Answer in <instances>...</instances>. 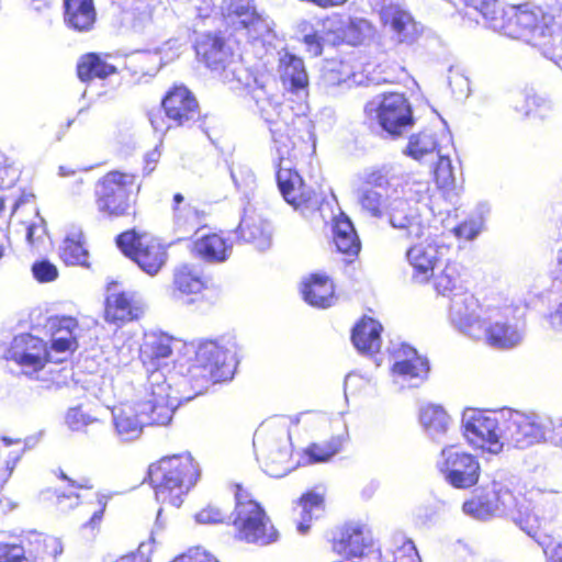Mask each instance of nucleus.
Returning <instances> with one entry per match:
<instances>
[{
    "mask_svg": "<svg viewBox=\"0 0 562 562\" xmlns=\"http://www.w3.org/2000/svg\"><path fill=\"white\" fill-rule=\"evenodd\" d=\"M544 553L548 557V562H562V542L557 541V533L554 543Z\"/></svg>",
    "mask_w": 562,
    "mask_h": 562,
    "instance_id": "nucleus-57",
    "label": "nucleus"
},
{
    "mask_svg": "<svg viewBox=\"0 0 562 562\" xmlns=\"http://www.w3.org/2000/svg\"><path fill=\"white\" fill-rule=\"evenodd\" d=\"M233 375L234 358L231 349L217 339L200 340L188 363V381L195 385H207L228 381Z\"/></svg>",
    "mask_w": 562,
    "mask_h": 562,
    "instance_id": "nucleus-8",
    "label": "nucleus"
},
{
    "mask_svg": "<svg viewBox=\"0 0 562 562\" xmlns=\"http://www.w3.org/2000/svg\"><path fill=\"white\" fill-rule=\"evenodd\" d=\"M405 359L393 363L391 371L404 379H425L429 372V364L425 357L417 353L415 349L408 348L405 351Z\"/></svg>",
    "mask_w": 562,
    "mask_h": 562,
    "instance_id": "nucleus-39",
    "label": "nucleus"
},
{
    "mask_svg": "<svg viewBox=\"0 0 562 562\" xmlns=\"http://www.w3.org/2000/svg\"><path fill=\"white\" fill-rule=\"evenodd\" d=\"M64 20L77 32H89L97 20L93 0H64Z\"/></svg>",
    "mask_w": 562,
    "mask_h": 562,
    "instance_id": "nucleus-34",
    "label": "nucleus"
},
{
    "mask_svg": "<svg viewBox=\"0 0 562 562\" xmlns=\"http://www.w3.org/2000/svg\"><path fill=\"white\" fill-rule=\"evenodd\" d=\"M347 432L342 431L338 435H333L329 438L319 440L321 445L324 447V449L328 452L330 458H333L335 454H337L344 447L345 442L347 441Z\"/></svg>",
    "mask_w": 562,
    "mask_h": 562,
    "instance_id": "nucleus-54",
    "label": "nucleus"
},
{
    "mask_svg": "<svg viewBox=\"0 0 562 562\" xmlns=\"http://www.w3.org/2000/svg\"><path fill=\"white\" fill-rule=\"evenodd\" d=\"M222 10L227 24L234 30L248 29L260 21L259 14L248 0H225Z\"/></svg>",
    "mask_w": 562,
    "mask_h": 562,
    "instance_id": "nucleus-37",
    "label": "nucleus"
},
{
    "mask_svg": "<svg viewBox=\"0 0 562 562\" xmlns=\"http://www.w3.org/2000/svg\"><path fill=\"white\" fill-rule=\"evenodd\" d=\"M301 294L308 305L316 308H328L337 301L333 278L322 272L311 273L303 280Z\"/></svg>",
    "mask_w": 562,
    "mask_h": 562,
    "instance_id": "nucleus-27",
    "label": "nucleus"
},
{
    "mask_svg": "<svg viewBox=\"0 0 562 562\" xmlns=\"http://www.w3.org/2000/svg\"><path fill=\"white\" fill-rule=\"evenodd\" d=\"M453 232H454V234H456V236L458 238H461V239H464V240H471L477 234V229L474 227L473 223L467 222V221L461 222L460 224H458L453 228Z\"/></svg>",
    "mask_w": 562,
    "mask_h": 562,
    "instance_id": "nucleus-55",
    "label": "nucleus"
},
{
    "mask_svg": "<svg viewBox=\"0 0 562 562\" xmlns=\"http://www.w3.org/2000/svg\"><path fill=\"white\" fill-rule=\"evenodd\" d=\"M144 414L138 402L132 405H123L114 415L116 432L124 440L137 438L143 428L148 425Z\"/></svg>",
    "mask_w": 562,
    "mask_h": 562,
    "instance_id": "nucleus-36",
    "label": "nucleus"
},
{
    "mask_svg": "<svg viewBox=\"0 0 562 562\" xmlns=\"http://www.w3.org/2000/svg\"><path fill=\"white\" fill-rule=\"evenodd\" d=\"M464 4L481 13L492 27L502 31L507 7L502 5L498 0H464Z\"/></svg>",
    "mask_w": 562,
    "mask_h": 562,
    "instance_id": "nucleus-42",
    "label": "nucleus"
},
{
    "mask_svg": "<svg viewBox=\"0 0 562 562\" xmlns=\"http://www.w3.org/2000/svg\"><path fill=\"white\" fill-rule=\"evenodd\" d=\"M95 422V418H91L89 415L85 414L80 407L70 408L65 417L66 425L74 431H79Z\"/></svg>",
    "mask_w": 562,
    "mask_h": 562,
    "instance_id": "nucleus-51",
    "label": "nucleus"
},
{
    "mask_svg": "<svg viewBox=\"0 0 562 562\" xmlns=\"http://www.w3.org/2000/svg\"><path fill=\"white\" fill-rule=\"evenodd\" d=\"M419 422L430 434H441L447 430L450 417L440 405L428 404L419 412Z\"/></svg>",
    "mask_w": 562,
    "mask_h": 562,
    "instance_id": "nucleus-44",
    "label": "nucleus"
},
{
    "mask_svg": "<svg viewBox=\"0 0 562 562\" xmlns=\"http://www.w3.org/2000/svg\"><path fill=\"white\" fill-rule=\"evenodd\" d=\"M143 183L136 172L110 169L93 183L92 201L103 220L135 218Z\"/></svg>",
    "mask_w": 562,
    "mask_h": 562,
    "instance_id": "nucleus-4",
    "label": "nucleus"
},
{
    "mask_svg": "<svg viewBox=\"0 0 562 562\" xmlns=\"http://www.w3.org/2000/svg\"><path fill=\"white\" fill-rule=\"evenodd\" d=\"M38 231L44 232V226L42 224L31 223L26 226V240L30 245H34L38 239V236H36Z\"/></svg>",
    "mask_w": 562,
    "mask_h": 562,
    "instance_id": "nucleus-60",
    "label": "nucleus"
},
{
    "mask_svg": "<svg viewBox=\"0 0 562 562\" xmlns=\"http://www.w3.org/2000/svg\"><path fill=\"white\" fill-rule=\"evenodd\" d=\"M296 503L302 508L301 520L296 528L301 533H306L310 530L311 520L324 510V495L307 491L299 497Z\"/></svg>",
    "mask_w": 562,
    "mask_h": 562,
    "instance_id": "nucleus-40",
    "label": "nucleus"
},
{
    "mask_svg": "<svg viewBox=\"0 0 562 562\" xmlns=\"http://www.w3.org/2000/svg\"><path fill=\"white\" fill-rule=\"evenodd\" d=\"M49 345L42 338L24 334L10 344L4 358L20 366L26 373H36L50 362Z\"/></svg>",
    "mask_w": 562,
    "mask_h": 562,
    "instance_id": "nucleus-21",
    "label": "nucleus"
},
{
    "mask_svg": "<svg viewBox=\"0 0 562 562\" xmlns=\"http://www.w3.org/2000/svg\"><path fill=\"white\" fill-rule=\"evenodd\" d=\"M302 32L301 41L311 57L321 56L325 46H358L366 38V34L357 23H342L329 16L319 19L314 24L304 23Z\"/></svg>",
    "mask_w": 562,
    "mask_h": 562,
    "instance_id": "nucleus-9",
    "label": "nucleus"
},
{
    "mask_svg": "<svg viewBox=\"0 0 562 562\" xmlns=\"http://www.w3.org/2000/svg\"><path fill=\"white\" fill-rule=\"evenodd\" d=\"M382 325L370 316H362L353 326L351 341L363 353H374L381 347Z\"/></svg>",
    "mask_w": 562,
    "mask_h": 562,
    "instance_id": "nucleus-35",
    "label": "nucleus"
},
{
    "mask_svg": "<svg viewBox=\"0 0 562 562\" xmlns=\"http://www.w3.org/2000/svg\"><path fill=\"white\" fill-rule=\"evenodd\" d=\"M75 172H76L75 169H72L70 167H66V166H60L59 167V175L63 176V177L74 176Z\"/></svg>",
    "mask_w": 562,
    "mask_h": 562,
    "instance_id": "nucleus-63",
    "label": "nucleus"
},
{
    "mask_svg": "<svg viewBox=\"0 0 562 562\" xmlns=\"http://www.w3.org/2000/svg\"><path fill=\"white\" fill-rule=\"evenodd\" d=\"M159 157L160 154L157 149H154L146 155L144 169L146 170L147 173H150L155 170Z\"/></svg>",
    "mask_w": 562,
    "mask_h": 562,
    "instance_id": "nucleus-58",
    "label": "nucleus"
},
{
    "mask_svg": "<svg viewBox=\"0 0 562 562\" xmlns=\"http://www.w3.org/2000/svg\"><path fill=\"white\" fill-rule=\"evenodd\" d=\"M109 54L89 52L82 54L76 65V75L83 83L99 79L105 80L119 72L116 66L109 63Z\"/></svg>",
    "mask_w": 562,
    "mask_h": 562,
    "instance_id": "nucleus-29",
    "label": "nucleus"
},
{
    "mask_svg": "<svg viewBox=\"0 0 562 562\" xmlns=\"http://www.w3.org/2000/svg\"><path fill=\"white\" fill-rule=\"evenodd\" d=\"M405 153L415 160H422L428 155L438 154L439 145L434 135L427 132H419L409 137Z\"/></svg>",
    "mask_w": 562,
    "mask_h": 562,
    "instance_id": "nucleus-45",
    "label": "nucleus"
},
{
    "mask_svg": "<svg viewBox=\"0 0 562 562\" xmlns=\"http://www.w3.org/2000/svg\"><path fill=\"white\" fill-rule=\"evenodd\" d=\"M59 258L67 266L89 267V252L79 236H67L63 240Z\"/></svg>",
    "mask_w": 562,
    "mask_h": 562,
    "instance_id": "nucleus-43",
    "label": "nucleus"
},
{
    "mask_svg": "<svg viewBox=\"0 0 562 562\" xmlns=\"http://www.w3.org/2000/svg\"><path fill=\"white\" fill-rule=\"evenodd\" d=\"M333 243L346 260L353 261L360 250L361 243L351 221L344 214L333 218Z\"/></svg>",
    "mask_w": 562,
    "mask_h": 562,
    "instance_id": "nucleus-32",
    "label": "nucleus"
},
{
    "mask_svg": "<svg viewBox=\"0 0 562 562\" xmlns=\"http://www.w3.org/2000/svg\"><path fill=\"white\" fill-rule=\"evenodd\" d=\"M235 232L239 241L250 244L258 250H265L271 245L270 225L257 214H245Z\"/></svg>",
    "mask_w": 562,
    "mask_h": 562,
    "instance_id": "nucleus-30",
    "label": "nucleus"
},
{
    "mask_svg": "<svg viewBox=\"0 0 562 562\" xmlns=\"http://www.w3.org/2000/svg\"><path fill=\"white\" fill-rule=\"evenodd\" d=\"M382 27L387 32L393 48H408L417 44L424 29L411 11L397 3L382 5L379 10Z\"/></svg>",
    "mask_w": 562,
    "mask_h": 562,
    "instance_id": "nucleus-13",
    "label": "nucleus"
},
{
    "mask_svg": "<svg viewBox=\"0 0 562 562\" xmlns=\"http://www.w3.org/2000/svg\"><path fill=\"white\" fill-rule=\"evenodd\" d=\"M172 224L176 232L192 233L203 226L206 212L191 203H184L183 194L177 192L171 202Z\"/></svg>",
    "mask_w": 562,
    "mask_h": 562,
    "instance_id": "nucleus-31",
    "label": "nucleus"
},
{
    "mask_svg": "<svg viewBox=\"0 0 562 562\" xmlns=\"http://www.w3.org/2000/svg\"><path fill=\"white\" fill-rule=\"evenodd\" d=\"M143 312L135 292L121 288L116 281L108 283L103 303V319L106 324L122 328L138 321Z\"/></svg>",
    "mask_w": 562,
    "mask_h": 562,
    "instance_id": "nucleus-16",
    "label": "nucleus"
},
{
    "mask_svg": "<svg viewBox=\"0 0 562 562\" xmlns=\"http://www.w3.org/2000/svg\"><path fill=\"white\" fill-rule=\"evenodd\" d=\"M171 562H218L214 557L199 549H191L179 554Z\"/></svg>",
    "mask_w": 562,
    "mask_h": 562,
    "instance_id": "nucleus-53",
    "label": "nucleus"
},
{
    "mask_svg": "<svg viewBox=\"0 0 562 562\" xmlns=\"http://www.w3.org/2000/svg\"><path fill=\"white\" fill-rule=\"evenodd\" d=\"M330 543L337 555L346 560L361 559L370 551L372 537L364 526L347 522L337 529Z\"/></svg>",
    "mask_w": 562,
    "mask_h": 562,
    "instance_id": "nucleus-23",
    "label": "nucleus"
},
{
    "mask_svg": "<svg viewBox=\"0 0 562 562\" xmlns=\"http://www.w3.org/2000/svg\"><path fill=\"white\" fill-rule=\"evenodd\" d=\"M561 5H536L530 2L507 5L502 32L513 38H526L533 46H544L557 33Z\"/></svg>",
    "mask_w": 562,
    "mask_h": 562,
    "instance_id": "nucleus-7",
    "label": "nucleus"
},
{
    "mask_svg": "<svg viewBox=\"0 0 562 562\" xmlns=\"http://www.w3.org/2000/svg\"><path fill=\"white\" fill-rule=\"evenodd\" d=\"M0 506L4 513L15 510L19 507V503L4 495H0Z\"/></svg>",
    "mask_w": 562,
    "mask_h": 562,
    "instance_id": "nucleus-61",
    "label": "nucleus"
},
{
    "mask_svg": "<svg viewBox=\"0 0 562 562\" xmlns=\"http://www.w3.org/2000/svg\"><path fill=\"white\" fill-rule=\"evenodd\" d=\"M50 336L49 348L55 352L74 353L78 347L79 322L70 315H53L47 318Z\"/></svg>",
    "mask_w": 562,
    "mask_h": 562,
    "instance_id": "nucleus-26",
    "label": "nucleus"
},
{
    "mask_svg": "<svg viewBox=\"0 0 562 562\" xmlns=\"http://www.w3.org/2000/svg\"><path fill=\"white\" fill-rule=\"evenodd\" d=\"M194 49L199 61L212 72L228 78L234 72V49L221 32H206L196 40Z\"/></svg>",
    "mask_w": 562,
    "mask_h": 562,
    "instance_id": "nucleus-20",
    "label": "nucleus"
},
{
    "mask_svg": "<svg viewBox=\"0 0 562 562\" xmlns=\"http://www.w3.org/2000/svg\"><path fill=\"white\" fill-rule=\"evenodd\" d=\"M57 477L67 482L69 487V492H56L57 503L63 504L70 501V506L81 504L85 513L90 515L86 526L90 528L98 527L103 518L109 496L99 491H92V484L88 477H69L61 470L58 471Z\"/></svg>",
    "mask_w": 562,
    "mask_h": 562,
    "instance_id": "nucleus-12",
    "label": "nucleus"
},
{
    "mask_svg": "<svg viewBox=\"0 0 562 562\" xmlns=\"http://www.w3.org/2000/svg\"><path fill=\"white\" fill-rule=\"evenodd\" d=\"M148 425H168L177 406V398L171 395V387L160 383L151 387L147 398L138 402Z\"/></svg>",
    "mask_w": 562,
    "mask_h": 562,
    "instance_id": "nucleus-25",
    "label": "nucleus"
},
{
    "mask_svg": "<svg viewBox=\"0 0 562 562\" xmlns=\"http://www.w3.org/2000/svg\"><path fill=\"white\" fill-rule=\"evenodd\" d=\"M160 110L168 128L192 130L204 123L195 94L184 83H173L162 94Z\"/></svg>",
    "mask_w": 562,
    "mask_h": 562,
    "instance_id": "nucleus-11",
    "label": "nucleus"
},
{
    "mask_svg": "<svg viewBox=\"0 0 562 562\" xmlns=\"http://www.w3.org/2000/svg\"><path fill=\"white\" fill-rule=\"evenodd\" d=\"M438 470L451 486L459 490L476 485L481 474L476 457L454 446L442 449Z\"/></svg>",
    "mask_w": 562,
    "mask_h": 562,
    "instance_id": "nucleus-14",
    "label": "nucleus"
},
{
    "mask_svg": "<svg viewBox=\"0 0 562 562\" xmlns=\"http://www.w3.org/2000/svg\"><path fill=\"white\" fill-rule=\"evenodd\" d=\"M463 435L475 449L486 450L491 453H498L503 449L497 419L482 412L474 413L468 418Z\"/></svg>",
    "mask_w": 562,
    "mask_h": 562,
    "instance_id": "nucleus-22",
    "label": "nucleus"
},
{
    "mask_svg": "<svg viewBox=\"0 0 562 562\" xmlns=\"http://www.w3.org/2000/svg\"><path fill=\"white\" fill-rule=\"evenodd\" d=\"M231 491L234 498L231 514L234 538L239 542L258 547L277 542L279 531L251 488L243 483H233Z\"/></svg>",
    "mask_w": 562,
    "mask_h": 562,
    "instance_id": "nucleus-5",
    "label": "nucleus"
},
{
    "mask_svg": "<svg viewBox=\"0 0 562 562\" xmlns=\"http://www.w3.org/2000/svg\"><path fill=\"white\" fill-rule=\"evenodd\" d=\"M233 241L227 233L220 231L205 234L193 241L192 250L207 262H223L228 259Z\"/></svg>",
    "mask_w": 562,
    "mask_h": 562,
    "instance_id": "nucleus-28",
    "label": "nucleus"
},
{
    "mask_svg": "<svg viewBox=\"0 0 562 562\" xmlns=\"http://www.w3.org/2000/svg\"><path fill=\"white\" fill-rule=\"evenodd\" d=\"M435 290L441 295H450L460 283V272L454 262L447 261L439 273L431 277Z\"/></svg>",
    "mask_w": 562,
    "mask_h": 562,
    "instance_id": "nucleus-46",
    "label": "nucleus"
},
{
    "mask_svg": "<svg viewBox=\"0 0 562 562\" xmlns=\"http://www.w3.org/2000/svg\"><path fill=\"white\" fill-rule=\"evenodd\" d=\"M274 149L278 154L277 183L283 199L295 210L307 211L318 204L316 191L307 186L292 161L314 149L310 121L289 110H279L267 117Z\"/></svg>",
    "mask_w": 562,
    "mask_h": 562,
    "instance_id": "nucleus-1",
    "label": "nucleus"
},
{
    "mask_svg": "<svg viewBox=\"0 0 562 562\" xmlns=\"http://www.w3.org/2000/svg\"><path fill=\"white\" fill-rule=\"evenodd\" d=\"M146 59L147 56H138L132 58L128 63V69H131L132 72L138 77L150 76L153 69L145 67Z\"/></svg>",
    "mask_w": 562,
    "mask_h": 562,
    "instance_id": "nucleus-56",
    "label": "nucleus"
},
{
    "mask_svg": "<svg viewBox=\"0 0 562 562\" xmlns=\"http://www.w3.org/2000/svg\"><path fill=\"white\" fill-rule=\"evenodd\" d=\"M59 553V542L41 535L19 542H0V562H53Z\"/></svg>",
    "mask_w": 562,
    "mask_h": 562,
    "instance_id": "nucleus-18",
    "label": "nucleus"
},
{
    "mask_svg": "<svg viewBox=\"0 0 562 562\" xmlns=\"http://www.w3.org/2000/svg\"><path fill=\"white\" fill-rule=\"evenodd\" d=\"M34 10L40 11L42 7L49 9L54 0H31Z\"/></svg>",
    "mask_w": 562,
    "mask_h": 562,
    "instance_id": "nucleus-62",
    "label": "nucleus"
},
{
    "mask_svg": "<svg viewBox=\"0 0 562 562\" xmlns=\"http://www.w3.org/2000/svg\"><path fill=\"white\" fill-rule=\"evenodd\" d=\"M280 77L283 83H288L292 91L305 89L308 86V76L302 58L285 53L279 63Z\"/></svg>",
    "mask_w": 562,
    "mask_h": 562,
    "instance_id": "nucleus-38",
    "label": "nucleus"
},
{
    "mask_svg": "<svg viewBox=\"0 0 562 562\" xmlns=\"http://www.w3.org/2000/svg\"><path fill=\"white\" fill-rule=\"evenodd\" d=\"M172 291L189 304L209 307L217 300L216 290L209 279L193 266L183 263L175 268L172 273Z\"/></svg>",
    "mask_w": 562,
    "mask_h": 562,
    "instance_id": "nucleus-19",
    "label": "nucleus"
},
{
    "mask_svg": "<svg viewBox=\"0 0 562 562\" xmlns=\"http://www.w3.org/2000/svg\"><path fill=\"white\" fill-rule=\"evenodd\" d=\"M322 80L328 88L357 82L352 65L348 61L336 59L326 63L322 70Z\"/></svg>",
    "mask_w": 562,
    "mask_h": 562,
    "instance_id": "nucleus-41",
    "label": "nucleus"
},
{
    "mask_svg": "<svg viewBox=\"0 0 562 562\" xmlns=\"http://www.w3.org/2000/svg\"><path fill=\"white\" fill-rule=\"evenodd\" d=\"M518 306L508 302L501 293L482 289L475 293L468 291L452 295L449 315L461 331L479 337L482 331V314H488V323L483 329L486 345L496 349H510L522 339L515 319Z\"/></svg>",
    "mask_w": 562,
    "mask_h": 562,
    "instance_id": "nucleus-2",
    "label": "nucleus"
},
{
    "mask_svg": "<svg viewBox=\"0 0 562 562\" xmlns=\"http://www.w3.org/2000/svg\"><path fill=\"white\" fill-rule=\"evenodd\" d=\"M390 223L405 231L407 238L417 239L406 251L414 277L427 282L445 260L447 248L437 240V227L424 222L408 201H398L390 213Z\"/></svg>",
    "mask_w": 562,
    "mask_h": 562,
    "instance_id": "nucleus-3",
    "label": "nucleus"
},
{
    "mask_svg": "<svg viewBox=\"0 0 562 562\" xmlns=\"http://www.w3.org/2000/svg\"><path fill=\"white\" fill-rule=\"evenodd\" d=\"M462 510L474 518H486L493 514V505L481 497H472L462 505Z\"/></svg>",
    "mask_w": 562,
    "mask_h": 562,
    "instance_id": "nucleus-49",
    "label": "nucleus"
},
{
    "mask_svg": "<svg viewBox=\"0 0 562 562\" xmlns=\"http://www.w3.org/2000/svg\"><path fill=\"white\" fill-rule=\"evenodd\" d=\"M364 112L376 113L380 126L391 135L398 136L414 124L412 106L403 93L390 92L382 95L375 106L373 102L364 105Z\"/></svg>",
    "mask_w": 562,
    "mask_h": 562,
    "instance_id": "nucleus-17",
    "label": "nucleus"
},
{
    "mask_svg": "<svg viewBox=\"0 0 562 562\" xmlns=\"http://www.w3.org/2000/svg\"><path fill=\"white\" fill-rule=\"evenodd\" d=\"M432 173L434 180L439 189H450L453 186L454 177L449 157L439 156Z\"/></svg>",
    "mask_w": 562,
    "mask_h": 562,
    "instance_id": "nucleus-47",
    "label": "nucleus"
},
{
    "mask_svg": "<svg viewBox=\"0 0 562 562\" xmlns=\"http://www.w3.org/2000/svg\"><path fill=\"white\" fill-rule=\"evenodd\" d=\"M411 562H416L417 552L414 547L408 548Z\"/></svg>",
    "mask_w": 562,
    "mask_h": 562,
    "instance_id": "nucleus-64",
    "label": "nucleus"
},
{
    "mask_svg": "<svg viewBox=\"0 0 562 562\" xmlns=\"http://www.w3.org/2000/svg\"><path fill=\"white\" fill-rule=\"evenodd\" d=\"M115 562H150V560L144 552L136 551L119 558Z\"/></svg>",
    "mask_w": 562,
    "mask_h": 562,
    "instance_id": "nucleus-59",
    "label": "nucleus"
},
{
    "mask_svg": "<svg viewBox=\"0 0 562 562\" xmlns=\"http://www.w3.org/2000/svg\"><path fill=\"white\" fill-rule=\"evenodd\" d=\"M199 477V464L189 452L164 456L151 462L147 470V481L157 501L176 507Z\"/></svg>",
    "mask_w": 562,
    "mask_h": 562,
    "instance_id": "nucleus-6",
    "label": "nucleus"
},
{
    "mask_svg": "<svg viewBox=\"0 0 562 562\" xmlns=\"http://www.w3.org/2000/svg\"><path fill=\"white\" fill-rule=\"evenodd\" d=\"M362 186L358 202L361 209L373 217H381L390 213L398 201L405 199H394L390 202L389 190L391 189L389 171L384 168H372L362 177Z\"/></svg>",
    "mask_w": 562,
    "mask_h": 562,
    "instance_id": "nucleus-15",
    "label": "nucleus"
},
{
    "mask_svg": "<svg viewBox=\"0 0 562 562\" xmlns=\"http://www.w3.org/2000/svg\"><path fill=\"white\" fill-rule=\"evenodd\" d=\"M194 519L199 524L217 525L226 521L227 514L217 504L209 503L195 513Z\"/></svg>",
    "mask_w": 562,
    "mask_h": 562,
    "instance_id": "nucleus-48",
    "label": "nucleus"
},
{
    "mask_svg": "<svg viewBox=\"0 0 562 562\" xmlns=\"http://www.w3.org/2000/svg\"><path fill=\"white\" fill-rule=\"evenodd\" d=\"M304 456L310 463H322L331 459L319 441L310 443L304 449Z\"/></svg>",
    "mask_w": 562,
    "mask_h": 562,
    "instance_id": "nucleus-52",
    "label": "nucleus"
},
{
    "mask_svg": "<svg viewBox=\"0 0 562 562\" xmlns=\"http://www.w3.org/2000/svg\"><path fill=\"white\" fill-rule=\"evenodd\" d=\"M516 524L547 551L554 543L557 525L551 513L539 507L519 509Z\"/></svg>",
    "mask_w": 562,
    "mask_h": 562,
    "instance_id": "nucleus-24",
    "label": "nucleus"
},
{
    "mask_svg": "<svg viewBox=\"0 0 562 562\" xmlns=\"http://www.w3.org/2000/svg\"><path fill=\"white\" fill-rule=\"evenodd\" d=\"M172 355V338L162 333H153L145 337L139 348V359L150 371L157 370L161 361Z\"/></svg>",
    "mask_w": 562,
    "mask_h": 562,
    "instance_id": "nucleus-33",
    "label": "nucleus"
},
{
    "mask_svg": "<svg viewBox=\"0 0 562 562\" xmlns=\"http://www.w3.org/2000/svg\"><path fill=\"white\" fill-rule=\"evenodd\" d=\"M32 273L41 283L53 282L58 278L57 267L47 259L37 260L32 265Z\"/></svg>",
    "mask_w": 562,
    "mask_h": 562,
    "instance_id": "nucleus-50",
    "label": "nucleus"
},
{
    "mask_svg": "<svg viewBox=\"0 0 562 562\" xmlns=\"http://www.w3.org/2000/svg\"><path fill=\"white\" fill-rule=\"evenodd\" d=\"M115 244L125 257L149 276L157 274L168 258L167 247L157 237L135 228L120 233Z\"/></svg>",
    "mask_w": 562,
    "mask_h": 562,
    "instance_id": "nucleus-10",
    "label": "nucleus"
}]
</instances>
